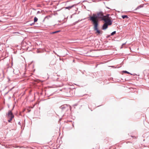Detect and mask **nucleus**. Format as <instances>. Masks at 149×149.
I'll list each match as a JSON object with an SVG mask.
<instances>
[{
	"mask_svg": "<svg viewBox=\"0 0 149 149\" xmlns=\"http://www.w3.org/2000/svg\"><path fill=\"white\" fill-rule=\"evenodd\" d=\"M111 17H109V15L104 16L103 13L102 12L97 13V14H93L92 16L90 17L89 19L93 23V19H94L98 23L99 19H101V20L104 21L105 23L103 24L102 29L103 30H105L108 28L109 25H111L112 24V21L111 20Z\"/></svg>",
	"mask_w": 149,
	"mask_h": 149,
	"instance_id": "obj_1",
	"label": "nucleus"
},
{
	"mask_svg": "<svg viewBox=\"0 0 149 149\" xmlns=\"http://www.w3.org/2000/svg\"><path fill=\"white\" fill-rule=\"evenodd\" d=\"M93 23H92V24L94 26L93 28L94 30L96 31L95 33L97 34V35L98 36L102 34V31H100L98 29V24L97 23V21L94 19H93Z\"/></svg>",
	"mask_w": 149,
	"mask_h": 149,
	"instance_id": "obj_2",
	"label": "nucleus"
},
{
	"mask_svg": "<svg viewBox=\"0 0 149 149\" xmlns=\"http://www.w3.org/2000/svg\"><path fill=\"white\" fill-rule=\"evenodd\" d=\"M8 118L9 119L8 121L9 122H10L13 118L14 117V116L11 111L9 110L8 111L7 115Z\"/></svg>",
	"mask_w": 149,
	"mask_h": 149,
	"instance_id": "obj_3",
	"label": "nucleus"
},
{
	"mask_svg": "<svg viewBox=\"0 0 149 149\" xmlns=\"http://www.w3.org/2000/svg\"><path fill=\"white\" fill-rule=\"evenodd\" d=\"M59 32H60V31H56L55 32H51L50 33L51 34H55V33Z\"/></svg>",
	"mask_w": 149,
	"mask_h": 149,
	"instance_id": "obj_4",
	"label": "nucleus"
},
{
	"mask_svg": "<svg viewBox=\"0 0 149 149\" xmlns=\"http://www.w3.org/2000/svg\"><path fill=\"white\" fill-rule=\"evenodd\" d=\"M59 32H60V31H56L55 32H51L50 33L51 34H55V33Z\"/></svg>",
	"mask_w": 149,
	"mask_h": 149,
	"instance_id": "obj_5",
	"label": "nucleus"
},
{
	"mask_svg": "<svg viewBox=\"0 0 149 149\" xmlns=\"http://www.w3.org/2000/svg\"><path fill=\"white\" fill-rule=\"evenodd\" d=\"M122 17L123 18V19H125V18H128V16L127 15H122Z\"/></svg>",
	"mask_w": 149,
	"mask_h": 149,
	"instance_id": "obj_6",
	"label": "nucleus"
},
{
	"mask_svg": "<svg viewBox=\"0 0 149 149\" xmlns=\"http://www.w3.org/2000/svg\"><path fill=\"white\" fill-rule=\"evenodd\" d=\"M73 7V6H69L68 7H65V8L66 9H70L71 8Z\"/></svg>",
	"mask_w": 149,
	"mask_h": 149,
	"instance_id": "obj_7",
	"label": "nucleus"
},
{
	"mask_svg": "<svg viewBox=\"0 0 149 149\" xmlns=\"http://www.w3.org/2000/svg\"><path fill=\"white\" fill-rule=\"evenodd\" d=\"M38 20V19L36 17H35L34 18V22H36Z\"/></svg>",
	"mask_w": 149,
	"mask_h": 149,
	"instance_id": "obj_8",
	"label": "nucleus"
},
{
	"mask_svg": "<svg viewBox=\"0 0 149 149\" xmlns=\"http://www.w3.org/2000/svg\"><path fill=\"white\" fill-rule=\"evenodd\" d=\"M123 72L125 73H127L128 74H130V73L129 72H127L126 71H123Z\"/></svg>",
	"mask_w": 149,
	"mask_h": 149,
	"instance_id": "obj_9",
	"label": "nucleus"
},
{
	"mask_svg": "<svg viewBox=\"0 0 149 149\" xmlns=\"http://www.w3.org/2000/svg\"><path fill=\"white\" fill-rule=\"evenodd\" d=\"M116 33V32L115 31L113 32H112L111 33V35L113 36V35H114V34H115Z\"/></svg>",
	"mask_w": 149,
	"mask_h": 149,
	"instance_id": "obj_10",
	"label": "nucleus"
},
{
	"mask_svg": "<svg viewBox=\"0 0 149 149\" xmlns=\"http://www.w3.org/2000/svg\"><path fill=\"white\" fill-rule=\"evenodd\" d=\"M143 7V6H141H141H138V7L137 8V9H139V8H141V7Z\"/></svg>",
	"mask_w": 149,
	"mask_h": 149,
	"instance_id": "obj_11",
	"label": "nucleus"
}]
</instances>
